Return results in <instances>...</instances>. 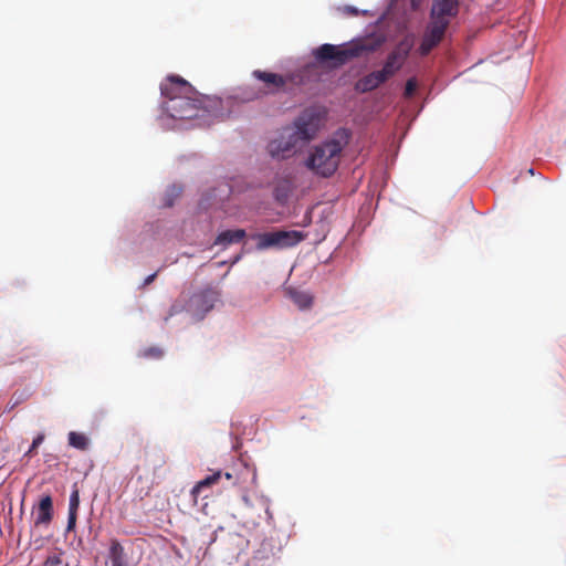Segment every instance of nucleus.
<instances>
[{
  "instance_id": "1",
  "label": "nucleus",
  "mask_w": 566,
  "mask_h": 566,
  "mask_svg": "<svg viewBox=\"0 0 566 566\" xmlns=\"http://www.w3.org/2000/svg\"><path fill=\"white\" fill-rule=\"evenodd\" d=\"M322 126L321 114L307 108L295 118L291 126L284 127L266 146L268 153L275 159H287L301 151L314 139Z\"/></svg>"
},
{
  "instance_id": "2",
  "label": "nucleus",
  "mask_w": 566,
  "mask_h": 566,
  "mask_svg": "<svg viewBox=\"0 0 566 566\" xmlns=\"http://www.w3.org/2000/svg\"><path fill=\"white\" fill-rule=\"evenodd\" d=\"M459 0H432L429 22L419 46L422 56L428 55L443 40L451 20L459 13Z\"/></svg>"
},
{
  "instance_id": "3",
  "label": "nucleus",
  "mask_w": 566,
  "mask_h": 566,
  "mask_svg": "<svg viewBox=\"0 0 566 566\" xmlns=\"http://www.w3.org/2000/svg\"><path fill=\"white\" fill-rule=\"evenodd\" d=\"M344 145L331 139L314 147L306 160V167L314 174L327 178L337 170Z\"/></svg>"
},
{
  "instance_id": "4",
  "label": "nucleus",
  "mask_w": 566,
  "mask_h": 566,
  "mask_svg": "<svg viewBox=\"0 0 566 566\" xmlns=\"http://www.w3.org/2000/svg\"><path fill=\"white\" fill-rule=\"evenodd\" d=\"M252 76L261 84L244 88L242 91V98L244 101H254L266 95H274L283 91L287 83L283 75L261 70H254Z\"/></svg>"
},
{
  "instance_id": "5",
  "label": "nucleus",
  "mask_w": 566,
  "mask_h": 566,
  "mask_svg": "<svg viewBox=\"0 0 566 566\" xmlns=\"http://www.w3.org/2000/svg\"><path fill=\"white\" fill-rule=\"evenodd\" d=\"M205 99L197 92L193 98H169L163 102L164 111L175 119H192L206 112L203 106Z\"/></svg>"
},
{
  "instance_id": "6",
  "label": "nucleus",
  "mask_w": 566,
  "mask_h": 566,
  "mask_svg": "<svg viewBox=\"0 0 566 566\" xmlns=\"http://www.w3.org/2000/svg\"><path fill=\"white\" fill-rule=\"evenodd\" d=\"M306 233L297 230L259 233L254 237L258 250L292 248L305 240Z\"/></svg>"
},
{
  "instance_id": "7",
  "label": "nucleus",
  "mask_w": 566,
  "mask_h": 566,
  "mask_svg": "<svg viewBox=\"0 0 566 566\" xmlns=\"http://www.w3.org/2000/svg\"><path fill=\"white\" fill-rule=\"evenodd\" d=\"M313 55L317 62L331 61L334 66H340L349 60L359 55L357 48H342L334 44H323L313 51Z\"/></svg>"
},
{
  "instance_id": "8",
  "label": "nucleus",
  "mask_w": 566,
  "mask_h": 566,
  "mask_svg": "<svg viewBox=\"0 0 566 566\" xmlns=\"http://www.w3.org/2000/svg\"><path fill=\"white\" fill-rule=\"evenodd\" d=\"M160 92L164 101H168L169 98L177 99L181 96L186 98H193L195 94H197L195 87L178 75H170L166 77V80L160 84Z\"/></svg>"
},
{
  "instance_id": "9",
  "label": "nucleus",
  "mask_w": 566,
  "mask_h": 566,
  "mask_svg": "<svg viewBox=\"0 0 566 566\" xmlns=\"http://www.w3.org/2000/svg\"><path fill=\"white\" fill-rule=\"evenodd\" d=\"M222 476H224L230 482L231 485H235L240 482V478L234 473V471H227L224 473H222L221 471H216L212 474L202 479L201 481L197 482L195 486L191 489L190 494L195 504L197 503L198 497L200 495H203V497H208L209 494L206 493V490L216 485Z\"/></svg>"
},
{
  "instance_id": "10",
  "label": "nucleus",
  "mask_w": 566,
  "mask_h": 566,
  "mask_svg": "<svg viewBox=\"0 0 566 566\" xmlns=\"http://www.w3.org/2000/svg\"><path fill=\"white\" fill-rule=\"evenodd\" d=\"M217 293L212 289L203 290L192 295L189 302V310L202 318L214 305Z\"/></svg>"
},
{
  "instance_id": "11",
  "label": "nucleus",
  "mask_w": 566,
  "mask_h": 566,
  "mask_svg": "<svg viewBox=\"0 0 566 566\" xmlns=\"http://www.w3.org/2000/svg\"><path fill=\"white\" fill-rule=\"evenodd\" d=\"M408 54H409V48H406L402 50L401 45H399L397 49H395L392 52H390L388 54L386 62H385L382 69L379 70V72L382 74V76L386 80H389L401 69Z\"/></svg>"
},
{
  "instance_id": "12",
  "label": "nucleus",
  "mask_w": 566,
  "mask_h": 566,
  "mask_svg": "<svg viewBox=\"0 0 566 566\" xmlns=\"http://www.w3.org/2000/svg\"><path fill=\"white\" fill-rule=\"evenodd\" d=\"M53 518V501L51 495H44L36 507L34 526H48Z\"/></svg>"
},
{
  "instance_id": "13",
  "label": "nucleus",
  "mask_w": 566,
  "mask_h": 566,
  "mask_svg": "<svg viewBox=\"0 0 566 566\" xmlns=\"http://www.w3.org/2000/svg\"><path fill=\"white\" fill-rule=\"evenodd\" d=\"M386 81L387 80L382 76V74L379 71H374L359 78L356 82L355 88L360 93H367L377 88Z\"/></svg>"
},
{
  "instance_id": "14",
  "label": "nucleus",
  "mask_w": 566,
  "mask_h": 566,
  "mask_svg": "<svg viewBox=\"0 0 566 566\" xmlns=\"http://www.w3.org/2000/svg\"><path fill=\"white\" fill-rule=\"evenodd\" d=\"M244 238L245 231L243 229L226 230L218 234L214 240V244L228 247L232 243H239Z\"/></svg>"
},
{
  "instance_id": "15",
  "label": "nucleus",
  "mask_w": 566,
  "mask_h": 566,
  "mask_svg": "<svg viewBox=\"0 0 566 566\" xmlns=\"http://www.w3.org/2000/svg\"><path fill=\"white\" fill-rule=\"evenodd\" d=\"M289 297L293 301V303L302 311L308 310L313 305V295L305 291H300L296 289L287 290Z\"/></svg>"
},
{
  "instance_id": "16",
  "label": "nucleus",
  "mask_w": 566,
  "mask_h": 566,
  "mask_svg": "<svg viewBox=\"0 0 566 566\" xmlns=\"http://www.w3.org/2000/svg\"><path fill=\"white\" fill-rule=\"evenodd\" d=\"M67 439L69 444L77 450L84 451L88 448L90 441L84 433L71 431Z\"/></svg>"
},
{
  "instance_id": "17",
  "label": "nucleus",
  "mask_w": 566,
  "mask_h": 566,
  "mask_svg": "<svg viewBox=\"0 0 566 566\" xmlns=\"http://www.w3.org/2000/svg\"><path fill=\"white\" fill-rule=\"evenodd\" d=\"M109 558L112 566H126L124 562L123 547L117 541H114L111 545Z\"/></svg>"
},
{
  "instance_id": "18",
  "label": "nucleus",
  "mask_w": 566,
  "mask_h": 566,
  "mask_svg": "<svg viewBox=\"0 0 566 566\" xmlns=\"http://www.w3.org/2000/svg\"><path fill=\"white\" fill-rule=\"evenodd\" d=\"M149 462L153 464L154 469L161 468L166 461V454L160 450H155L148 454Z\"/></svg>"
},
{
  "instance_id": "19",
  "label": "nucleus",
  "mask_w": 566,
  "mask_h": 566,
  "mask_svg": "<svg viewBox=\"0 0 566 566\" xmlns=\"http://www.w3.org/2000/svg\"><path fill=\"white\" fill-rule=\"evenodd\" d=\"M80 506V492L76 486H74L69 503V512L77 513Z\"/></svg>"
},
{
  "instance_id": "20",
  "label": "nucleus",
  "mask_w": 566,
  "mask_h": 566,
  "mask_svg": "<svg viewBox=\"0 0 566 566\" xmlns=\"http://www.w3.org/2000/svg\"><path fill=\"white\" fill-rule=\"evenodd\" d=\"M140 356L145 357V358L158 359V358L163 357V350L159 347L153 346V347L145 348L140 353Z\"/></svg>"
},
{
  "instance_id": "21",
  "label": "nucleus",
  "mask_w": 566,
  "mask_h": 566,
  "mask_svg": "<svg viewBox=\"0 0 566 566\" xmlns=\"http://www.w3.org/2000/svg\"><path fill=\"white\" fill-rule=\"evenodd\" d=\"M43 440H44V434L43 433L38 434L33 439L30 449L25 452V455L27 457H32L35 453L38 447L43 442Z\"/></svg>"
},
{
  "instance_id": "22",
  "label": "nucleus",
  "mask_w": 566,
  "mask_h": 566,
  "mask_svg": "<svg viewBox=\"0 0 566 566\" xmlns=\"http://www.w3.org/2000/svg\"><path fill=\"white\" fill-rule=\"evenodd\" d=\"M417 90V81L416 78H409L407 82H406V86H405V96L406 97H411L415 92Z\"/></svg>"
},
{
  "instance_id": "23",
  "label": "nucleus",
  "mask_w": 566,
  "mask_h": 566,
  "mask_svg": "<svg viewBox=\"0 0 566 566\" xmlns=\"http://www.w3.org/2000/svg\"><path fill=\"white\" fill-rule=\"evenodd\" d=\"M44 566H62L61 556L56 554L49 556L44 562Z\"/></svg>"
},
{
  "instance_id": "24",
  "label": "nucleus",
  "mask_w": 566,
  "mask_h": 566,
  "mask_svg": "<svg viewBox=\"0 0 566 566\" xmlns=\"http://www.w3.org/2000/svg\"><path fill=\"white\" fill-rule=\"evenodd\" d=\"M76 518H77V513L69 512L67 531H71L75 527Z\"/></svg>"
},
{
  "instance_id": "25",
  "label": "nucleus",
  "mask_w": 566,
  "mask_h": 566,
  "mask_svg": "<svg viewBox=\"0 0 566 566\" xmlns=\"http://www.w3.org/2000/svg\"><path fill=\"white\" fill-rule=\"evenodd\" d=\"M156 275H157V273H153V274L148 275V276L145 279L144 285H148V284H150V283L155 280Z\"/></svg>"
},
{
  "instance_id": "26",
  "label": "nucleus",
  "mask_w": 566,
  "mask_h": 566,
  "mask_svg": "<svg viewBox=\"0 0 566 566\" xmlns=\"http://www.w3.org/2000/svg\"><path fill=\"white\" fill-rule=\"evenodd\" d=\"M418 0H411V6L413 9H417L418 8Z\"/></svg>"
},
{
  "instance_id": "27",
  "label": "nucleus",
  "mask_w": 566,
  "mask_h": 566,
  "mask_svg": "<svg viewBox=\"0 0 566 566\" xmlns=\"http://www.w3.org/2000/svg\"><path fill=\"white\" fill-rule=\"evenodd\" d=\"M348 10H349L353 14H357V12H358V11H357V9L352 8V7H349V8H348Z\"/></svg>"
}]
</instances>
